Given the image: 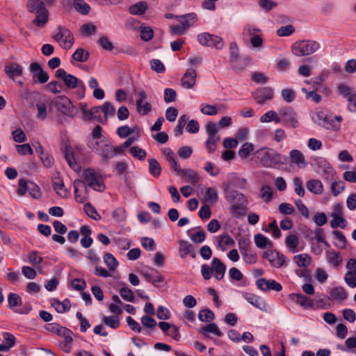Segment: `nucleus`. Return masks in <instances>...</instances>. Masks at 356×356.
Segmentation results:
<instances>
[{
  "instance_id": "obj_1",
  "label": "nucleus",
  "mask_w": 356,
  "mask_h": 356,
  "mask_svg": "<svg viewBox=\"0 0 356 356\" xmlns=\"http://www.w3.org/2000/svg\"><path fill=\"white\" fill-rule=\"evenodd\" d=\"M247 184L246 179L238 177L236 173H232L222 184L225 197L231 204L229 211L234 218H240L245 215L248 202L242 193L234 188L245 189Z\"/></svg>"
},
{
  "instance_id": "obj_2",
  "label": "nucleus",
  "mask_w": 356,
  "mask_h": 356,
  "mask_svg": "<svg viewBox=\"0 0 356 356\" xmlns=\"http://www.w3.org/2000/svg\"><path fill=\"white\" fill-rule=\"evenodd\" d=\"M225 270V265L218 258L212 259L211 266L207 264L201 266V274L206 280L211 279V273L216 280H221L224 277Z\"/></svg>"
},
{
  "instance_id": "obj_3",
  "label": "nucleus",
  "mask_w": 356,
  "mask_h": 356,
  "mask_svg": "<svg viewBox=\"0 0 356 356\" xmlns=\"http://www.w3.org/2000/svg\"><path fill=\"white\" fill-rule=\"evenodd\" d=\"M321 48V44L314 40H300L291 46L292 53L297 56H309Z\"/></svg>"
},
{
  "instance_id": "obj_4",
  "label": "nucleus",
  "mask_w": 356,
  "mask_h": 356,
  "mask_svg": "<svg viewBox=\"0 0 356 356\" xmlns=\"http://www.w3.org/2000/svg\"><path fill=\"white\" fill-rule=\"evenodd\" d=\"M88 147L100 155L105 161L114 157V147L106 138H102L99 141L90 140Z\"/></svg>"
},
{
  "instance_id": "obj_5",
  "label": "nucleus",
  "mask_w": 356,
  "mask_h": 356,
  "mask_svg": "<svg viewBox=\"0 0 356 356\" xmlns=\"http://www.w3.org/2000/svg\"><path fill=\"white\" fill-rule=\"evenodd\" d=\"M260 163L262 166L275 168L281 163V156L273 149H262L258 152Z\"/></svg>"
},
{
  "instance_id": "obj_6",
  "label": "nucleus",
  "mask_w": 356,
  "mask_h": 356,
  "mask_svg": "<svg viewBox=\"0 0 356 356\" xmlns=\"http://www.w3.org/2000/svg\"><path fill=\"white\" fill-rule=\"evenodd\" d=\"M56 78L61 79L67 88L74 89L75 88H81L86 89V86L81 80H79L75 76L67 74L64 69L59 68L56 71Z\"/></svg>"
},
{
  "instance_id": "obj_7",
  "label": "nucleus",
  "mask_w": 356,
  "mask_h": 356,
  "mask_svg": "<svg viewBox=\"0 0 356 356\" xmlns=\"http://www.w3.org/2000/svg\"><path fill=\"white\" fill-rule=\"evenodd\" d=\"M205 129L208 135L205 145L209 152L213 153L216 150L217 143L220 140V137L218 134V127L216 123L211 122L207 124Z\"/></svg>"
},
{
  "instance_id": "obj_8",
  "label": "nucleus",
  "mask_w": 356,
  "mask_h": 356,
  "mask_svg": "<svg viewBox=\"0 0 356 356\" xmlns=\"http://www.w3.org/2000/svg\"><path fill=\"white\" fill-rule=\"evenodd\" d=\"M83 176L88 186L97 191H102L104 185L102 177L92 168H88L83 172Z\"/></svg>"
},
{
  "instance_id": "obj_9",
  "label": "nucleus",
  "mask_w": 356,
  "mask_h": 356,
  "mask_svg": "<svg viewBox=\"0 0 356 356\" xmlns=\"http://www.w3.org/2000/svg\"><path fill=\"white\" fill-rule=\"evenodd\" d=\"M263 259H267L271 266L281 268L287 264L288 258L280 252L275 250H268L262 254Z\"/></svg>"
},
{
  "instance_id": "obj_10",
  "label": "nucleus",
  "mask_w": 356,
  "mask_h": 356,
  "mask_svg": "<svg viewBox=\"0 0 356 356\" xmlns=\"http://www.w3.org/2000/svg\"><path fill=\"white\" fill-rule=\"evenodd\" d=\"M28 191L29 195L35 199H38L41 196V192L39 187L35 183L21 179L18 181L17 194L19 196H24Z\"/></svg>"
},
{
  "instance_id": "obj_11",
  "label": "nucleus",
  "mask_w": 356,
  "mask_h": 356,
  "mask_svg": "<svg viewBox=\"0 0 356 356\" xmlns=\"http://www.w3.org/2000/svg\"><path fill=\"white\" fill-rule=\"evenodd\" d=\"M281 121L288 127L296 129L300 123L297 113L291 107H284L279 110Z\"/></svg>"
},
{
  "instance_id": "obj_12",
  "label": "nucleus",
  "mask_w": 356,
  "mask_h": 356,
  "mask_svg": "<svg viewBox=\"0 0 356 356\" xmlns=\"http://www.w3.org/2000/svg\"><path fill=\"white\" fill-rule=\"evenodd\" d=\"M50 104L55 106L58 111L65 115L72 116L74 113V107L71 100L65 96L62 95L51 99Z\"/></svg>"
},
{
  "instance_id": "obj_13",
  "label": "nucleus",
  "mask_w": 356,
  "mask_h": 356,
  "mask_svg": "<svg viewBox=\"0 0 356 356\" xmlns=\"http://www.w3.org/2000/svg\"><path fill=\"white\" fill-rule=\"evenodd\" d=\"M197 41L202 46L215 47L218 49H221L224 47L222 39L220 37L208 33L199 34Z\"/></svg>"
},
{
  "instance_id": "obj_14",
  "label": "nucleus",
  "mask_w": 356,
  "mask_h": 356,
  "mask_svg": "<svg viewBox=\"0 0 356 356\" xmlns=\"http://www.w3.org/2000/svg\"><path fill=\"white\" fill-rule=\"evenodd\" d=\"M4 72L7 76L19 86L24 84V81L19 79L22 75L23 67L17 63L11 62L4 66Z\"/></svg>"
},
{
  "instance_id": "obj_15",
  "label": "nucleus",
  "mask_w": 356,
  "mask_h": 356,
  "mask_svg": "<svg viewBox=\"0 0 356 356\" xmlns=\"http://www.w3.org/2000/svg\"><path fill=\"white\" fill-rule=\"evenodd\" d=\"M146 92L141 89L138 90V98L136 101L137 112L141 115H146L152 111V105L147 101Z\"/></svg>"
},
{
  "instance_id": "obj_16",
  "label": "nucleus",
  "mask_w": 356,
  "mask_h": 356,
  "mask_svg": "<svg viewBox=\"0 0 356 356\" xmlns=\"http://www.w3.org/2000/svg\"><path fill=\"white\" fill-rule=\"evenodd\" d=\"M252 95L255 102L260 105H263L266 101L273 99L274 91L270 87H263L256 90Z\"/></svg>"
},
{
  "instance_id": "obj_17",
  "label": "nucleus",
  "mask_w": 356,
  "mask_h": 356,
  "mask_svg": "<svg viewBox=\"0 0 356 356\" xmlns=\"http://www.w3.org/2000/svg\"><path fill=\"white\" fill-rule=\"evenodd\" d=\"M73 186L76 201L79 203L84 202L88 198V188L86 182L81 179H75Z\"/></svg>"
},
{
  "instance_id": "obj_18",
  "label": "nucleus",
  "mask_w": 356,
  "mask_h": 356,
  "mask_svg": "<svg viewBox=\"0 0 356 356\" xmlns=\"http://www.w3.org/2000/svg\"><path fill=\"white\" fill-rule=\"evenodd\" d=\"M256 284L263 291L273 290L278 292L282 289V285L274 280L260 278L257 280Z\"/></svg>"
},
{
  "instance_id": "obj_19",
  "label": "nucleus",
  "mask_w": 356,
  "mask_h": 356,
  "mask_svg": "<svg viewBox=\"0 0 356 356\" xmlns=\"http://www.w3.org/2000/svg\"><path fill=\"white\" fill-rule=\"evenodd\" d=\"M30 71L33 74V79H36L40 83H44L49 80L48 73L44 72L41 66L37 63H32L30 65Z\"/></svg>"
},
{
  "instance_id": "obj_20",
  "label": "nucleus",
  "mask_w": 356,
  "mask_h": 356,
  "mask_svg": "<svg viewBox=\"0 0 356 356\" xmlns=\"http://www.w3.org/2000/svg\"><path fill=\"white\" fill-rule=\"evenodd\" d=\"M53 188L58 195L61 197H67L69 192L65 188L63 180L59 174L54 176L52 179Z\"/></svg>"
},
{
  "instance_id": "obj_21",
  "label": "nucleus",
  "mask_w": 356,
  "mask_h": 356,
  "mask_svg": "<svg viewBox=\"0 0 356 356\" xmlns=\"http://www.w3.org/2000/svg\"><path fill=\"white\" fill-rule=\"evenodd\" d=\"M243 296L250 304L256 308L261 311H266L267 304L261 297L250 293H245Z\"/></svg>"
},
{
  "instance_id": "obj_22",
  "label": "nucleus",
  "mask_w": 356,
  "mask_h": 356,
  "mask_svg": "<svg viewBox=\"0 0 356 356\" xmlns=\"http://www.w3.org/2000/svg\"><path fill=\"white\" fill-rule=\"evenodd\" d=\"M196 77V71L192 68L188 69L181 79V86L187 89L192 88L195 84Z\"/></svg>"
},
{
  "instance_id": "obj_23",
  "label": "nucleus",
  "mask_w": 356,
  "mask_h": 356,
  "mask_svg": "<svg viewBox=\"0 0 356 356\" xmlns=\"http://www.w3.org/2000/svg\"><path fill=\"white\" fill-rule=\"evenodd\" d=\"M51 101V99L44 98L36 103L35 106L38 109L36 118L38 119L44 120L46 118L47 114V106H49L50 110L51 107L53 106L52 104H50Z\"/></svg>"
},
{
  "instance_id": "obj_24",
  "label": "nucleus",
  "mask_w": 356,
  "mask_h": 356,
  "mask_svg": "<svg viewBox=\"0 0 356 356\" xmlns=\"http://www.w3.org/2000/svg\"><path fill=\"white\" fill-rule=\"evenodd\" d=\"M341 120V115L332 116L328 114L323 128L327 130L338 131L340 129Z\"/></svg>"
},
{
  "instance_id": "obj_25",
  "label": "nucleus",
  "mask_w": 356,
  "mask_h": 356,
  "mask_svg": "<svg viewBox=\"0 0 356 356\" xmlns=\"http://www.w3.org/2000/svg\"><path fill=\"white\" fill-rule=\"evenodd\" d=\"M27 9L29 12L35 13V15L48 12L44 7V2L41 0H29L27 2Z\"/></svg>"
},
{
  "instance_id": "obj_26",
  "label": "nucleus",
  "mask_w": 356,
  "mask_h": 356,
  "mask_svg": "<svg viewBox=\"0 0 356 356\" xmlns=\"http://www.w3.org/2000/svg\"><path fill=\"white\" fill-rule=\"evenodd\" d=\"M65 157L69 166L75 172H79L81 169V165L76 162L74 155L70 147H66L65 150Z\"/></svg>"
},
{
  "instance_id": "obj_27",
  "label": "nucleus",
  "mask_w": 356,
  "mask_h": 356,
  "mask_svg": "<svg viewBox=\"0 0 356 356\" xmlns=\"http://www.w3.org/2000/svg\"><path fill=\"white\" fill-rule=\"evenodd\" d=\"M299 243L300 241L298 237L293 234H289L285 239V245L286 249L293 254L299 251Z\"/></svg>"
},
{
  "instance_id": "obj_28",
  "label": "nucleus",
  "mask_w": 356,
  "mask_h": 356,
  "mask_svg": "<svg viewBox=\"0 0 356 356\" xmlns=\"http://www.w3.org/2000/svg\"><path fill=\"white\" fill-rule=\"evenodd\" d=\"M337 91L339 95L346 98L348 102L354 100V98L356 97L355 91L346 84H340L337 88Z\"/></svg>"
},
{
  "instance_id": "obj_29",
  "label": "nucleus",
  "mask_w": 356,
  "mask_h": 356,
  "mask_svg": "<svg viewBox=\"0 0 356 356\" xmlns=\"http://www.w3.org/2000/svg\"><path fill=\"white\" fill-rule=\"evenodd\" d=\"M325 259L327 262L331 264L334 268L339 267L342 264L340 253L336 251H326Z\"/></svg>"
},
{
  "instance_id": "obj_30",
  "label": "nucleus",
  "mask_w": 356,
  "mask_h": 356,
  "mask_svg": "<svg viewBox=\"0 0 356 356\" xmlns=\"http://www.w3.org/2000/svg\"><path fill=\"white\" fill-rule=\"evenodd\" d=\"M290 156L292 162L296 164L299 168H305L307 165L302 153L300 150H291L290 152Z\"/></svg>"
},
{
  "instance_id": "obj_31",
  "label": "nucleus",
  "mask_w": 356,
  "mask_h": 356,
  "mask_svg": "<svg viewBox=\"0 0 356 356\" xmlns=\"http://www.w3.org/2000/svg\"><path fill=\"white\" fill-rule=\"evenodd\" d=\"M219 248L225 250L227 248L233 247L235 245L234 239L229 234H223L216 237Z\"/></svg>"
},
{
  "instance_id": "obj_32",
  "label": "nucleus",
  "mask_w": 356,
  "mask_h": 356,
  "mask_svg": "<svg viewBox=\"0 0 356 356\" xmlns=\"http://www.w3.org/2000/svg\"><path fill=\"white\" fill-rule=\"evenodd\" d=\"M197 15L193 13H188L178 18L180 25L185 29V31L190 26H193L196 21Z\"/></svg>"
},
{
  "instance_id": "obj_33",
  "label": "nucleus",
  "mask_w": 356,
  "mask_h": 356,
  "mask_svg": "<svg viewBox=\"0 0 356 356\" xmlns=\"http://www.w3.org/2000/svg\"><path fill=\"white\" fill-rule=\"evenodd\" d=\"M260 122L262 123L274 122L278 124L281 122L280 113L275 111H268L260 117Z\"/></svg>"
},
{
  "instance_id": "obj_34",
  "label": "nucleus",
  "mask_w": 356,
  "mask_h": 356,
  "mask_svg": "<svg viewBox=\"0 0 356 356\" xmlns=\"http://www.w3.org/2000/svg\"><path fill=\"white\" fill-rule=\"evenodd\" d=\"M254 240L256 246L261 249L272 248L273 245V242L262 234H255L254 236Z\"/></svg>"
},
{
  "instance_id": "obj_35",
  "label": "nucleus",
  "mask_w": 356,
  "mask_h": 356,
  "mask_svg": "<svg viewBox=\"0 0 356 356\" xmlns=\"http://www.w3.org/2000/svg\"><path fill=\"white\" fill-rule=\"evenodd\" d=\"M327 115L323 111H314L310 113L312 120L321 127H324Z\"/></svg>"
},
{
  "instance_id": "obj_36",
  "label": "nucleus",
  "mask_w": 356,
  "mask_h": 356,
  "mask_svg": "<svg viewBox=\"0 0 356 356\" xmlns=\"http://www.w3.org/2000/svg\"><path fill=\"white\" fill-rule=\"evenodd\" d=\"M292 296L296 298L293 300L301 307L304 308L314 307V302L311 298L302 293H293Z\"/></svg>"
},
{
  "instance_id": "obj_37",
  "label": "nucleus",
  "mask_w": 356,
  "mask_h": 356,
  "mask_svg": "<svg viewBox=\"0 0 356 356\" xmlns=\"http://www.w3.org/2000/svg\"><path fill=\"white\" fill-rule=\"evenodd\" d=\"M51 306L54 307L57 312L62 314L70 309V302L67 299L64 300L63 302L54 299L51 300Z\"/></svg>"
},
{
  "instance_id": "obj_38",
  "label": "nucleus",
  "mask_w": 356,
  "mask_h": 356,
  "mask_svg": "<svg viewBox=\"0 0 356 356\" xmlns=\"http://www.w3.org/2000/svg\"><path fill=\"white\" fill-rule=\"evenodd\" d=\"M74 43V37L70 31L65 27L64 33H63V40L60 47L65 49H70Z\"/></svg>"
},
{
  "instance_id": "obj_39",
  "label": "nucleus",
  "mask_w": 356,
  "mask_h": 356,
  "mask_svg": "<svg viewBox=\"0 0 356 356\" xmlns=\"http://www.w3.org/2000/svg\"><path fill=\"white\" fill-rule=\"evenodd\" d=\"M307 189L316 195L321 194L323 191V186L321 181L317 179L309 180L307 183Z\"/></svg>"
},
{
  "instance_id": "obj_40",
  "label": "nucleus",
  "mask_w": 356,
  "mask_h": 356,
  "mask_svg": "<svg viewBox=\"0 0 356 356\" xmlns=\"http://www.w3.org/2000/svg\"><path fill=\"white\" fill-rule=\"evenodd\" d=\"M330 296L338 301H342L347 298V293L343 286L334 287L330 291Z\"/></svg>"
},
{
  "instance_id": "obj_41",
  "label": "nucleus",
  "mask_w": 356,
  "mask_h": 356,
  "mask_svg": "<svg viewBox=\"0 0 356 356\" xmlns=\"http://www.w3.org/2000/svg\"><path fill=\"white\" fill-rule=\"evenodd\" d=\"M200 332L204 336H207L208 332L212 333L218 337L222 336V332L215 323H211L204 325Z\"/></svg>"
},
{
  "instance_id": "obj_42",
  "label": "nucleus",
  "mask_w": 356,
  "mask_h": 356,
  "mask_svg": "<svg viewBox=\"0 0 356 356\" xmlns=\"http://www.w3.org/2000/svg\"><path fill=\"white\" fill-rule=\"evenodd\" d=\"M273 191L269 185H263L260 188L259 197L266 203H269L273 199Z\"/></svg>"
},
{
  "instance_id": "obj_43",
  "label": "nucleus",
  "mask_w": 356,
  "mask_h": 356,
  "mask_svg": "<svg viewBox=\"0 0 356 356\" xmlns=\"http://www.w3.org/2000/svg\"><path fill=\"white\" fill-rule=\"evenodd\" d=\"M147 9V3L145 1H139L130 6L129 12L132 15H141L145 13Z\"/></svg>"
},
{
  "instance_id": "obj_44",
  "label": "nucleus",
  "mask_w": 356,
  "mask_h": 356,
  "mask_svg": "<svg viewBox=\"0 0 356 356\" xmlns=\"http://www.w3.org/2000/svg\"><path fill=\"white\" fill-rule=\"evenodd\" d=\"M311 260V257L307 254H300L293 257L294 262L299 267H307L310 264Z\"/></svg>"
},
{
  "instance_id": "obj_45",
  "label": "nucleus",
  "mask_w": 356,
  "mask_h": 356,
  "mask_svg": "<svg viewBox=\"0 0 356 356\" xmlns=\"http://www.w3.org/2000/svg\"><path fill=\"white\" fill-rule=\"evenodd\" d=\"M149 172L154 177H157L161 175V167L155 159H149Z\"/></svg>"
},
{
  "instance_id": "obj_46",
  "label": "nucleus",
  "mask_w": 356,
  "mask_h": 356,
  "mask_svg": "<svg viewBox=\"0 0 356 356\" xmlns=\"http://www.w3.org/2000/svg\"><path fill=\"white\" fill-rule=\"evenodd\" d=\"M260 29L254 26L247 24L244 26L243 30V36L244 40H248V38H253L254 35H257L259 33Z\"/></svg>"
},
{
  "instance_id": "obj_47",
  "label": "nucleus",
  "mask_w": 356,
  "mask_h": 356,
  "mask_svg": "<svg viewBox=\"0 0 356 356\" xmlns=\"http://www.w3.org/2000/svg\"><path fill=\"white\" fill-rule=\"evenodd\" d=\"M180 175L188 179L192 184H195L199 181L198 174L192 169H181Z\"/></svg>"
},
{
  "instance_id": "obj_48",
  "label": "nucleus",
  "mask_w": 356,
  "mask_h": 356,
  "mask_svg": "<svg viewBox=\"0 0 356 356\" xmlns=\"http://www.w3.org/2000/svg\"><path fill=\"white\" fill-rule=\"evenodd\" d=\"M103 259L109 270L113 271L118 267V261L111 253H105Z\"/></svg>"
},
{
  "instance_id": "obj_49",
  "label": "nucleus",
  "mask_w": 356,
  "mask_h": 356,
  "mask_svg": "<svg viewBox=\"0 0 356 356\" xmlns=\"http://www.w3.org/2000/svg\"><path fill=\"white\" fill-rule=\"evenodd\" d=\"M74 7L82 15H87L90 10V6L83 0H74Z\"/></svg>"
},
{
  "instance_id": "obj_50",
  "label": "nucleus",
  "mask_w": 356,
  "mask_h": 356,
  "mask_svg": "<svg viewBox=\"0 0 356 356\" xmlns=\"http://www.w3.org/2000/svg\"><path fill=\"white\" fill-rule=\"evenodd\" d=\"M293 185L294 188V192L300 197H304L305 191L303 187V181L299 177H296L293 179Z\"/></svg>"
},
{
  "instance_id": "obj_51",
  "label": "nucleus",
  "mask_w": 356,
  "mask_h": 356,
  "mask_svg": "<svg viewBox=\"0 0 356 356\" xmlns=\"http://www.w3.org/2000/svg\"><path fill=\"white\" fill-rule=\"evenodd\" d=\"M49 20V12L37 14L33 24L38 27H44Z\"/></svg>"
},
{
  "instance_id": "obj_52",
  "label": "nucleus",
  "mask_w": 356,
  "mask_h": 356,
  "mask_svg": "<svg viewBox=\"0 0 356 356\" xmlns=\"http://www.w3.org/2000/svg\"><path fill=\"white\" fill-rule=\"evenodd\" d=\"M254 147L250 143H245L238 151V155L243 159L248 158L254 151Z\"/></svg>"
},
{
  "instance_id": "obj_53",
  "label": "nucleus",
  "mask_w": 356,
  "mask_h": 356,
  "mask_svg": "<svg viewBox=\"0 0 356 356\" xmlns=\"http://www.w3.org/2000/svg\"><path fill=\"white\" fill-rule=\"evenodd\" d=\"M241 256L243 260L248 264H254L257 261V254L252 249L242 252Z\"/></svg>"
},
{
  "instance_id": "obj_54",
  "label": "nucleus",
  "mask_w": 356,
  "mask_h": 356,
  "mask_svg": "<svg viewBox=\"0 0 356 356\" xmlns=\"http://www.w3.org/2000/svg\"><path fill=\"white\" fill-rule=\"evenodd\" d=\"M179 252L181 258L186 257L188 254H190L191 252L192 245L188 241L181 240L179 241Z\"/></svg>"
},
{
  "instance_id": "obj_55",
  "label": "nucleus",
  "mask_w": 356,
  "mask_h": 356,
  "mask_svg": "<svg viewBox=\"0 0 356 356\" xmlns=\"http://www.w3.org/2000/svg\"><path fill=\"white\" fill-rule=\"evenodd\" d=\"M214 318L215 315L213 312L209 309L201 310L198 314V318L202 322L210 323Z\"/></svg>"
},
{
  "instance_id": "obj_56",
  "label": "nucleus",
  "mask_w": 356,
  "mask_h": 356,
  "mask_svg": "<svg viewBox=\"0 0 356 356\" xmlns=\"http://www.w3.org/2000/svg\"><path fill=\"white\" fill-rule=\"evenodd\" d=\"M89 57V53L83 49H77L72 54V58L78 62H86Z\"/></svg>"
},
{
  "instance_id": "obj_57",
  "label": "nucleus",
  "mask_w": 356,
  "mask_h": 356,
  "mask_svg": "<svg viewBox=\"0 0 356 356\" xmlns=\"http://www.w3.org/2000/svg\"><path fill=\"white\" fill-rule=\"evenodd\" d=\"M103 322L105 325L113 329H117L120 325L119 318L115 316H104Z\"/></svg>"
},
{
  "instance_id": "obj_58",
  "label": "nucleus",
  "mask_w": 356,
  "mask_h": 356,
  "mask_svg": "<svg viewBox=\"0 0 356 356\" xmlns=\"http://www.w3.org/2000/svg\"><path fill=\"white\" fill-rule=\"evenodd\" d=\"M22 303V299L19 295L10 293L8 296V307L14 309V308Z\"/></svg>"
},
{
  "instance_id": "obj_59",
  "label": "nucleus",
  "mask_w": 356,
  "mask_h": 356,
  "mask_svg": "<svg viewBox=\"0 0 356 356\" xmlns=\"http://www.w3.org/2000/svg\"><path fill=\"white\" fill-rule=\"evenodd\" d=\"M84 211L90 218L95 220L101 219V216L97 212L96 209L89 203L85 204Z\"/></svg>"
},
{
  "instance_id": "obj_60",
  "label": "nucleus",
  "mask_w": 356,
  "mask_h": 356,
  "mask_svg": "<svg viewBox=\"0 0 356 356\" xmlns=\"http://www.w3.org/2000/svg\"><path fill=\"white\" fill-rule=\"evenodd\" d=\"M313 162V165L316 166V170L318 173H321L323 169L326 168V167L330 165V163L322 157L315 158Z\"/></svg>"
},
{
  "instance_id": "obj_61",
  "label": "nucleus",
  "mask_w": 356,
  "mask_h": 356,
  "mask_svg": "<svg viewBox=\"0 0 356 356\" xmlns=\"http://www.w3.org/2000/svg\"><path fill=\"white\" fill-rule=\"evenodd\" d=\"M121 297L126 301L134 302V295L133 291L128 287L124 286L120 290Z\"/></svg>"
},
{
  "instance_id": "obj_62",
  "label": "nucleus",
  "mask_w": 356,
  "mask_h": 356,
  "mask_svg": "<svg viewBox=\"0 0 356 356\" xmlns=\"http://www.w3.org/2000/svg\"><path fill=\"white\" fill-rule=\"evenodd\" d=\"M151 69L157 73H163L165 67L163 63L159 59H152L149 62Z\"/></svg>"
},
{
  "instance_id": "obj_63",
  "label": "nucleus",
  "mask_w": 356,
  "mask_h": 356,
  "mask_svg": "<svg viewBox=\"0 0 356 356\" xmlns=\"http://www.w3.org/2000/svg\"><path fill=\"white\" fill-rule=\"evenodd\" d=\"M278 211L284 215H292L295 212V209L291 204L284 202L279 205Z\"/></svg>"
},
{
  "instance_id": "obj_64",
  "label": "nucleus",
  "mask_w": 356,
  "mask_h": 356,
  "mask_svg": "<svg viewBox=\"0 0 356 356\" xmlns=\"http://www.w3.org/2000/svg\"><path fill=\"white\" fill-rule=\"evenodd\" d=\"M339 348L345 352H349L353 348H356V337L348 338L345 341V346H339Z\"/></svg>"
}]
</instances>
